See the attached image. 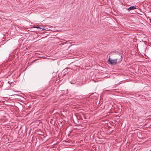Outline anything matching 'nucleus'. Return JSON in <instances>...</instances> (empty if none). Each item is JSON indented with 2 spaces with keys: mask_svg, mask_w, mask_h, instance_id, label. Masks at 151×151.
I'll use <instances>...</instances> for the list:
<instances>
[{
  "mask_svg": "<svg viewBox=\"0 0 151 151\" xmlns=\"http://www.w3.org/2000/svg\"><path fill=\"white\" fill-rule=\"evenodd\" d=\"M121 58L122 56L120 55H119L118 58L114 60L111 59L110 58H109L107 62L109 64L113 65H115L116 64L117 61H118L119 62L121 61H122V59Z\"/></svg>",
  "mask_w": 151,
  "mask_h": 151,
  "instance_id": "obj_1",
  "label": "nucleus"
},
{
  "mask_svg": "<svg viewBox=\"0 0 151 151\" xmlns=\"http://www.w3.org/2000/svg\"><path fill=\"white\" fill-rule=\"evenodd\" d=\"M136 8L134 6H131L129 8H128L127 9L129 11L131 10H133L135 9H136Z\"/></svg>",
  "mask_w": 151,
  "mask_h": 151,
  "instance_id": "obj_2",
  "label": "nucleus"
},
{
  "mask_svg": "<svg viewBox=\"0 0 151 151\" xmlns=\"http://www.w3.org/2000/svg\"><path fill=\"white\" fill-rule=\"evenodd\" d=\"M70 69V68H67L64 69L63 70V71H64L65 72H67L68 73V71Z\"/></svg>",
  "mask_w": 151,
  "mask_h": 151,
  "instance_id": "obj_3",
  "label": "nucleus"
},
{
  "mask_svg": "<svg viewBox=\"0 0 151 151\" xmlns=\"http://www.w3.org/2000/svg\"><path fill=\"white\" fill-rule=\"evenodd\" d=\"M35 28H36L37 29H41V28L39 26H35L34 27Z\"/></svg>",
  "mask_w": 151,
  "mask_h": 151,
  "instance_id": "obj_4",
  "label": "nucleus"
},
{
  "mask_svg": "<svg viewBox=\"0 0 151 151\" xmlns=\"http://www.w3.org/2000/svg\"><path fill=\"white\" fill-rule=\"evenodd\" d=\"M42 29V31L44 30H45V29L44 28H41V29Z\"/></svg>",
  "mask_w": 151,
  "mask_h": 151,
  "instance_id": "obj_5",
  "label": "nucleus"
},
{
  "mask_svg": "<svg viewBox=\"0 0 151 151\" xmlns=\"http://www.w3.org/2000/svg\"><path fill=\"white\" fill-rule=\"evenodd\" d=\"M83 118L84 119H86V117L85 116H83Z\"/></svg>",
  "mask_w": 151,
  "mask_h": 151,
  "instance_id": "obj_6",
  "label": "nucleus"
},
{
  "mask_svg": "<svg viewBox=\"0 0 151 151\" xmlns=\"http://www.w3.org/2000/svg\"><path fill=\"white\" fill-rule=\"evenodd\" d=\"M8 83H9V84H10V83H9V81H8Z\"/></svg>",
  "mask_w": 151,
  "mask_h": 151,
  "instance_id": "obj_7",
  "label": "nucleus"
},
{
  "mask_svg": "<svg viewBox=\"0 0 151 151\" xmlns=\"http://www.w3.org/2000/svg\"><path fill=\"white\" fill-rule=\"evenodd\" d=\"M150 151H151V150H150Z\"/></svg>",
  "mask_w": 151,
  "mask_h": 151,
  "instance_id": "obj_8",
  "label": "nucleus"
},
{
  "mask_svg": "<svg viewBox=\"0 0 151 151\" xmlns=\"http://www.w3.org/2000/svg\"><path fill=\"white\" fill-rule=\"evenodd\" d=\"M150 150L151 151V150Z\"/></svg>",
  "mask_w": 151,
  "mask_h": 151,
  "instance_id": "obj_9",
  "label": "nucleus"
}]
</instances>
